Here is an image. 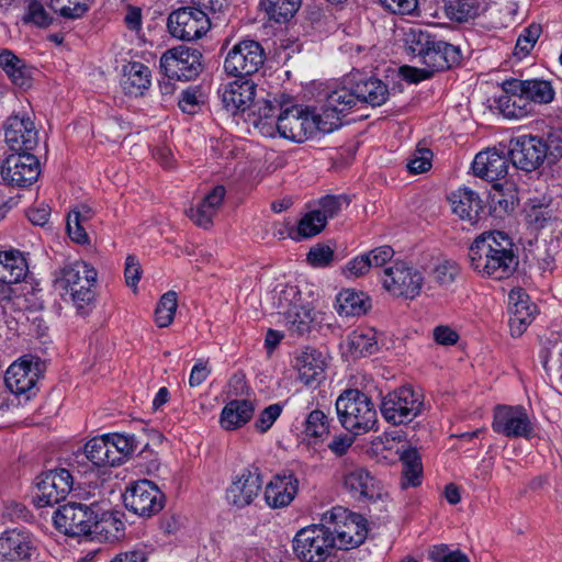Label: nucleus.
Instances as JSON below:
<instances>
[{
    "label": "nucleus",
    "instance_id": "f257e3e1",
    "mask_svg": "<svg viewBox=\"0 0 562 562\" xmlns=\"http://www.w3.org/2000/svg\"><path fill=\"white\" fill-rule=\"evenodd\" d=\"M517 251L518 248L507 233L484 232L470 246V266L481 277L505 280L516 271Z\"/></svg>",
    "mask_w": 562,
    "mask_h": 562
},
{
    "label": "nucleus",
    "instance_id": "f03ea898",
    "mask_svg": "<svg viewBox=\"0 0 562 562\" xmlns=\"http://www.w3.org/2000/svg\"><path fill=\"white\" fill-rule=\"evenodd\" d=\"M407 48L425 65L424 69L402 67V74L409 82H419L430 78L435 71L451 68L460 60L458 46L449 44L437 35L420 27H411L405 34Z\"/></svg>",
    "mask_w": 562,
    "mask_h": 562
},
{
    "label": "nucleus",
    "instance_id": "7ed1b4c3",
    "mask_svg": "<svg viewBox=\"0 0 562 562\" xmlns=\"http://www.w3.org/2000/svg\"><path fill=\"white\" fill-rule=\"evenodd\" d=\"M95 269L86 261H76L60 269L54 285L61 296L69 295L78 313L87 314L94 301Z\"/></svg>",
    "mask_w": 562,
    "mask_h": 562
},
{
    "label": "nucleus",
    "instance_id": "20e7f679",
    "mask_svg": "<svg viewBox=\"0 0 562 562\" xmlns=\"http://www.w3.org/2000/svg\"><path fill=\"white\" fill-rule=\"evenodd\" d=\"M336 411L342 427L355 434L368 432L378 423V413L371 397L357 389L345 390L338 396Z\"/></svg>",
    "mask_w": 562,
    "mask_h": 562
},
{
    "label": "nucleus",
    "instance_id": "39448f33",
    "mask_svg": "<svg viewBox=\"0 0 562 562\" xmlns=\"http://www.w3.org/2000/svg\"><path fill=\"white\" fill-rule=\"evenodd\" d=\"M99 510L97 503L87 505L69 502L55 512L53 519L56 528L65 535L88 536L103 530V528L100 529V526L106 520L100 517Z\"/></svg>",
    "mask_w": 562,
    "mask_h": 562
},
{
    "label": "nucleus",
    "instance_id": "423d86ee",
    "mask_svg": "<svg viewBox=\"0 0 562 562\" xmlns=\"http://www.w3.org/2000/svg\"><path fill=\"white\" fill-rule=\"evenodd\" d=\"M323 122L314 109L297 104L288 106L279 113V136L294 143H303L318 133H330L323 128Z\"/></svg>",
    "mask_w": 562,
    "mask_h": 562
},
{
    "label": "nucleus",
    "instance_id": "0eeeda50",
    "mask_svg": "<svg viewBox=\"0 0 562 562\" xmlns=\"http://www.w3.org/2000/svg\"><path fill=\"white\" fill-rule=\"evenodd\" d=\"M324 520L331 522L334 547L339 550H349L360 546L367 538L366 519L344 507H334L324 514Z\"/></svg>",
    "mask_w": 562,
    "mask_h": 562
},
{
    "label": "nucleus",
    "instance_id": "6e6552de",
    "mask_svg": "<svg viewBox=\"0 0 562 562\" xmlns=\"http://www.w3.org/2000/svg\"><path fill=\"white\" fill-rule=\"evenodd\" d=\"M424 407V396L411 386L387 393L381 403L383 418L392 425H402L417 417Z\"/></svg>",
    "mask_w": 562,
    "mask_h": 562
},
{
    "label": "nucleus",
    "instance_id": "1a4fd4ad",
    "mask_svg": "<svg viewBox=\"0 0 562 562\" xmlns=\"http://www.w3.org/2000/svg\"><path fill=\"white\" fill-rule=\"evenodd\" d=\"M334 547L331 530L324 525H311L300 529L293 539L295 555L305 562H323Z\"/></svg>",
    "mask_w": 562,
    "mask_h": 562
},
{
    "label": "nucleus",
    "instance_id": "9d476101",
    "mask_svg": "<svg viewBox=\"0 0 562 562\" xmlns=\"http://www.w3.org/2000/svg\"><path fill=\"white\" fill-rule=\"evenodd\" d=\"M202 53L196 48L178 46L165 52L160 58L164 74L175 80L195 79L203 69Z\"/></svg>",
    "mask_w": 562,
    "mask_h": 562
},
{
    "label": "nucleus",
    "instance_id": "9b49d317",
    "mask_svg": "<svg viewBox=\"0 0 562 562\" xmlns=\"http://www.w3.org/2000/svg\"><path fill=\"white\" fill-rule=\"evenodd\" d=\"M266 59L262 46L254 40L236 43L224 60L225 72L233 77L245 78L256 74Z\"/></svg>",
    "mask_w": 562,
    "mask_h": 562
},
{
    "label": "nucleus",
    "instance_id": "f8f14e48",
    "mask_svg": "<svg viewBox=\"0 0 562 562\" xmlns=\"http://www.w3.org/2000/svg\"><path fill=\"white\" fill-rule=\"evenodd\" d=\"M382 284L393 296L413 300L420 294L424 276L417 268L396 261L384 269Z\"/></svg>",
    "mask_w": 562,
    "mask_h": 562
},
{
    "label": "nucleus",
    "instance_id": "ddd939ff",
    "mask_svg": "<svg viewBox=\"0 0 562 562\" xmlns=\"http://www.w3.org/2000/svg\"><path fill=\"white\" fill-rule=\"evenodd\" d=\"M3 182L13 188H27L41 175V164L32 151L11 153L1 162Z\"/></svg>",
    "mask_w": 562,
    "mask_h": 562
},
{
    "label": "nucleus",
    "instance_id": "4468645a",
    "mask_svg": "<svg viewBox=\"0 0 562 562\" xmlns=\"http://www.w3.org/2000/svg\"><path fill=\"white\" fill-rule=\"evenodd\" d=\"M169 33L181 41H195L204 36L211 27L207 12L195 7H182L168 18Z\"/></svg>",
    "mask_w": 562,
    "mask_h": 562
},
{
    "label": "nucleus",
    "instance_id": "2eb2a0df",
    "mask_svg": "<svg viewBox=\"0 0 562 562\" xmlns=\"http://www.w3.org/2000/svg\"><path fill=\"white\" fill-rule=\"evenodd\" d=\"M3 131L5 144L12 153L33 151L38 146V130L26 111L8 116Z\"/></svg>",
    "mask_w": 562,
    "mask_h": 562
},
{
    "label": "nucleus",
    "instance_id": "dca6fc26",
    "mask_svg": "<svg viewBox=\"0 0 562 562\" xmlns=\"http://www.w3.org/2000/svg\"><path fill=\"white\" fill-rule=\"evenodd\" d=\"M549 146L542 137L520 135L510 140L509 157L513 166L525 171H533L544 162Z\"/></svg>",
    "mask_w": 562,
    "mask_h": 562
},
{
    "label": "nucleus",
    "instance_id": "f3484780",
    "mask_svg": "<svg viewBox=\"0 0 562 562\" xmlns=\"http://www.w3.org/2000/svg\"><path fill=\"white\" fill-rule=\"evenodd\" d=\"M125 507L142 517L158 514L165 497L162 492L149 480H139L126 488L124 493Z\"/></svg>",
    "mask_w": 562,
    "mask_h": 562
},
{
    "label": "nucleus",
    "instance_id": "a211bd4d",
    "mask_svg": "<svg viewBox=\"0 0 562 562\" xmlns=\"http://www.w3.org/2000/svg\"><path fill=\"white\" fill-rule=\"evenodd\" d=\"M349 83L350 86L344 85L331 90L318 112L324 121L323 128L330 133L340 127L342 115L360 104L351 79Z\"/></svg>",
    "mask_w": 562,
    "mask_h": 562
},
{
    "label": "nucleus",
    "instance_id": "6ab92c4d",
    "mask_svg": "<svg viewBox=\"0 0 562 562\" xmlns=\"http://www.w3.org/2000/svg\"><path fill=\"white\" fill-rule=\"evenodd\" d=\"M262 484V475L257 467L244 468L232 477L225 498L229 505L244 508L259 496Z\"/></svg>",
    "mask_w": 562,
    "mask_h": 562
},
{
    "label": "nucleus",
    "instance_id": "aec40b11",
    "mask_svg": "<svg viewBox=\"0 0 562 562\" xmlns=\"http://www.w3.org/2000/svg\"><path fill=\"white\" fill-rule=\"evenodd\" d=\"M339 479L342 487L356 499L381 497L382 485L366 468L344 462Z\"/></svg>",
    "mask_w": 562,
    "mask_h": 562
},
{
    "label": "nucleus",
    "instance_id": "412c9836",
    "mask_svg": "<svg viewBox=\"0 0 562 562\" xmlns=\"http://www.w3.org/2000/svg\"><path fill=\"white\" fill-rule=\"evenodd\" d=\"M492 428L507 438H529L533 432L531 420L522 406L497 405Z\"/></svg>",
    "mask_w": 562,
    "mask_h": 562
},
{
    "label": "nucleus",
    "instance_id": "4be33fe9",
    "mask_svg": "<svg viewBox=\"0 0 562 562\" xmlns=\"http://www.w3.org/2000/svg\"><path fill=\"white\" fill-rule=\"evenodd\" d=\"M38 376L37 363L23 357L8 368L4 383L11 393L29 400L36 394Z\"/></svg>",
    "mask_w": 562,
    "mask_h": 562
},
{
    "label": "nucleus",
    "instance_id": "5701e85b",
    "mask_svg": "<svg viewBox=\"0 0 562 562\" xmlns=\"http://www.w3.org/2000/svg\"><path fill=\"white\" fill-rule=\"evenodd\" d=\"M72 476L67 469H55L47 472L37 483V505L53 506L65 499L71 491Z\"/></svg>",
    "mask_w": 562,
    "mask_h": 562
},
{
    "label": "nucleus",
    "instance_id": "b1692460",
    "mask_svg": "<svg viewBox=\"0 0 562 562\" xmlns=\"http://www.w3.org/2000/svg\"><path fill=\"white\" fill-rule=\"evenodd\" d=\"M326 367V358L314 348H305L300 351L293 362V368L297 372V380L313 389L325 380Z\"/></svg>",
    "mask_w": 562,
    "mask_h": 562
},
{
    "label": "nucleus",
    "instance_id": "393cba45",
    "mask_svg": "<svg viewBox=\"0 0 562 562\" xmlns=\"http://www.w3.org/2000/svg\"><path fill=\"white\" fill-rule=\"evenodd\" d=\"M508 314L512 336L519 337L533 321L537 306L522 289H513L508 294Z\"/></svg>",
    "mask_w": 562,
    "mask_h": 562
},
{
    "label": "nucleus",
    "instance_id": "a878e982",
    "mask_svg": "<svg viewBox=\"0 0 562 562\" xmlns=\"http://www.w3.org/2000/svg\"><path fill=\"white\" fill-rule=\"evenodd\" d=\"M299 491V480L292 471L274 475L266 485L263 497L270 508L289 506Z\"/></svg>",
    "mask_w": 562,
    "mask_h": 562
},
{
    "label": "nucleus",
    "instance_id": "bb28decb",
    "mask_svg": "<svg viewBox=\"0 0 562 562\" xmlns=\"http://www.w3.org/2000/svg\"><path fill=\"white\" fill-rule=\"evenodd\" d=\"M32 535L23 528H12L0 535V557L10 562L29 560L34 551Z\"/></svg>",
    "mask_w": 562,
    "mask_h": 562
},
{
    "label": "nucleus",
    "instance_id": "cd10ccee",
    "mask_svg": "<svg viewBox=\"0 0 562 562\" xmlns=\"http://www.w3.org/2000/svg\"><path fill=\"white\" fill-rule=\"evenodd\" d=\"M223 106L231 113L245 111L254 102L256 85L250 79H239L223 85L218 89Z\"/></svg>",
    "mask_w": 562,
    "mask_h": 562
},
{
    "label": "nucleus",
    "instance_id": "c85d7f7f",
    "mask_svg": "<svg viewBox=\"0 0 562 562\" xmlns=\"http://www.w3.org/2000/svg\"><path fill=\"white\" fill-rule=\"evenodd\" d=\"M508 168V158L495 148L480 151L472 162L473 173L491 182L505 178Z\"/></svg>",
    "mask_w": 562,
    "mask_h": 562
},
{
    "label": "nucleus",
    "instance_id": "c756f323",
    "mask_svg": "<svg viewBox=\"0 0 562 562\" xmlns=\"http://www.w3.org/2000/svg\"><path fill=\"white\" fill-rule=\"evenodd\" d=\"M449 201L452 212L462 221L475 224L484 210L483 201L477 192L468 187L453 191Z\"/></svg>",
    "mask_w": 562,
    "mask_h": 562
},
{
    "label": "nucleus",
    "instance_id": "7c9ffc66",
    "mask_svg": "<svg viewBox=\"0 0 562 562\" xmlns=\"http://www.w3.org/2000/svg\"><path fill=\"white\" fill-rule=\"evenodd\" d=\"M504 91H519L529 103L547 104L554 99V89L550 81L542 79H512L504 82Z\"/></svg>",
    "mask_w": 562,
    "mask_h": 562
},
{
    "label": "nucleus",
    "instance_id": "2f4dec72",
    "mask_svg": "<svg viewBox=\"0 0 562 562\" xmlns=\"http://www.w3.org/2000/svg\"><path fill=\"white\" fill-rule=\"evenodd\" d=\"M150 69L139 63L132 61L123 67L121 86L126 94L138 97L150 86Z\"/></svg>",
    "mask_w": 562,
    "mask_h": 562
},
{
    "label": "nucleus",
    "instance_id": "473e14b6",
    "mask_svg": "<svg viewBox=\"0 0 562 562\" xmlns=\"http://www.w3.org/2000/svg\"><path fill=\"white\" fill-rule=\"evenodd\" d=\"M255 406L248 400H233L228 402L221 413V426L225 430H235L246 425L252 417Z\"/></svg>",
    "mask_w": 562,
    "mask_h": 562
},
{
    "label": "nucleus",
    "instance_id": "72a5a7b5",
    "mask_svg": "<svg viewBox=\"0 0 562 562\" xmlns=\"http://www.w3.org/2000/svg\"><path fill=\"white\" fill-rule=\"evenodd\" d=\"M352 83L357 98L360 99V104L380 106L384 104L389 98L387 86L378 78L352 80Z\"/></svg>",
    "mask_w": 562,
    "mask_h": 562
},
{
    "label": "nucleus",
    "instance_id": "f704fd0d",
    "mask_svg": "<svg viewBox=\"0 0 562 562\" xmlns=\"http://www.w3.org/2000/svg\"><path fill=\"white\" fill-rule=\"evenodd\" d=\"M27 263L19 251L0 252V282L15 284L24 280Z\"/></svg>",
    "mask_w": 562,
    "mask_h": 562
},
{
    "label": "nucleus",
    "instance_id": "c9c22d12",
    "mask_svg": "<svg viewBox=\"0 0 562 562\" xmlns=\"http://www.w3.org/2000/svg\"><path fill=\"white\" fill-rule=\"evenodd\" d=\"M271 300L274 308L283 316L304 302L301 291L295 284H278L272 291Z\"/></svg>",
    "mask_w": 562,
    "mask_h": 562
},
{
    "label": "nucleus",
    "instance_id": "e433bc0d",
    "mask_svg": "<svg viewBox=\"0 0 562 562\" xmlns=\"http://www.w3.org/2000/svg\"><path fill=\"white\" fill-rule=\"evenodd\" d=\"M86 457L97 467H114L113 450L109 435L95 437L85 445Z\"/></svg>",
    "mask_w": 562,
    "mask_h": 562
},
{
    "label": "nucleus",
    "instance_id": "4c0bfd02",
    "mask_svg": "<svg viewBox=\"0 0 562 562\" xmlns=\"http://www.w3.org/2000/svg\"><path fill=\"white\" fill-rule=\"evenodd\" d=\"M302 0H260V9L269 20L285 23L291 20L300 9Z\"/></svg>",
    "mask_w": 562,
    "mask_h": 562
},
{
    "label": "nucleus",
    "instance_id": "58836bf2",
    "mask_svg": "<svg viewBox=\"0 0 562 562\" xmlns=\"http://www.w3.org/2000/svg\"><path fill=\"white\" fill-rule=\"evenodd\" d=\"M289 329L303 336L311 331L315 323V312L308 302H303L284 316Z\"/></svg>",
    "mask_w": 562,
    "mask_h": 562
},
{
    "label": "nucleus",
    "instance_id": "ea45409f",
    "mask_svg": "<svg viewBox=\"0 0 562 562\" xmlns=\"http://www.w3.org/2000/svg\"><path fill=\"white\" fill-rule=\"evenodd\" d=\"M540 359L544 370L562 383V340L548 339L540 351Z\"/></svg>",
    "mask_w": 562,
    "mask_h": 562
},
{
    "label": "nucleus",
    "instance_id": "a19ab883",
    "mask_svg": "<svg viewBox=\"0 0 562 562\" xmlns=\"http://www.w3.org/2000/svg\"><path fill=\"white\" fill-rule=\"evenodd\" d=\"M499 109L505 117L521 119L530 112V103L519 91H505L499 98Z\"/></svg>",
    "mask_w": 562,
    "mask_h": 562
},
{
    "label": "nucleus",
    "instance_id": "79ce46f5",
    "mask_svg": "<svg viewBox=\"0 0 562 562\" xmlns=\"http://www.w3.org/2000/svg\"><path fill=\"white\" fill-rule=\"evenodd\" d=\"M347 345L355 357L372 355L378 349L375 333L372 329L353 330L347 337Z\"/></svg>",
    "mask_w": 562,
    "mask_h": 562
},
{
    "label": "nucleus",
    "instance_id": "37998d69",
    "mask_svg": "<svg viewBox=\"0 0 562 562\" xmlns=\"http://www.w3.org/2000/svg\"><path fill=\"white\" fill-rule=\"evenodd\" d=\"M367 299L363 293L353 290H344L337 295V311L340 315L355 316L366 313Z\"/></svg>",
    "mask_w": 562,
    "mask_h": 562
},
{
    "label": "nucleus",
    "instance_id": "c03bdc74",
    "mask_svg": "<svg viewBox=\"0 0 562 562\" xmlns=\"http://www.w3.org/2000/svg\"><path fill=\"white\" fill-rule=\"evenodd\" d=\"M178 296L175 291L166 292L159 300L155 311V322L159 327H168L175 318Z\"/></svg>",
    "mask_w": 562,
    "mask_h": 562
},
{
    "label": "nucleus",
    "instance_id": "a18cd8bd",
    "mask_svg": "<svg viewBox=\"0 0 562 562\" xmlns=\"http://www.w3.org/2000/svg\"><path fill=\"white\" fill-rule=\"evenodd\" d=\"M22 21L25 24H32L37 27L46 29L53 23L54 16L49 11L45 9L41 1L31 0L27 3Z\"/></svg>",
    "mask_w": 562,
    "mask_h": 562
},
{
    "label": "nucleus",
    "instance_id": "49530a36",
    "mask_svg": "<svg viewBox=\"0 0 562 562\" xmlns=\"http://www.w3.org/2000/svg\"><path fill=\"white\" fill-rule=\"evenodd\" d=\"M541 34V25L540 24H530L528 27H525L521 34L518 36L514 55L519 59L526 57L530 50L533 48L536 42L538 41Z\"/></svg>",
    "mask_w": 562,
    "mask_h": 562
},
{
    "label": "nucleus",
    "instance_id": "de8ad7c7",
    "mask_svg": "<svg viewBox=\"0 0 562 562\" xmlns=\"http://www.w3.org/2000/svg\"><path fill=\"white\" fill-rule=\"evenodd\" d=\"M113 450L115 464H121L135 450L134 436L108 434Z\"/></svg>",
    "mask_w": 562,
    "mask_h": 562
},
{
    "label": "nucleus",
    "instance_id": "09e8293b",
    "mask_svg": "<svg viewBox=\"0 0 562 562\" xmlns=\"http://www.w3.org/2000/svg\"><path fill=\"white\" fill-rule=\"evenodd\" d=\"M517 204V199L513 193H505L495 187V192L491 194L490 209L495 217H504L512 213Z\"/></svg>",
    "mask_w": 562,
    "mask_h": 562
},
{
    "label": "nucleus",
    "instance_id": "8fccbe9b",
    "mask_svg": "<svg viewBox=\"0 0 562 562\" xmlns=\"http://www.w3.org/2000/svg\"><path fill=\"white\" fill-rule=\"evenodd\" d=\"M326 225L325 217L316 210L305 214L297 224V235L302 238H310L323 231Z\"/></svg>",
    "mask_w": 562,
    "mask_h": 562
},
{
    "label": "nucleus",
    "instance_id": "3c124183",
    "mask_svg": "<svg viewBox=\"0 0 562 562\" xmlns=\"http://www.w3.org/2000/svg\"><path fill=\"white\" fill-rule=\"evenodd\" d=\"M350 200L345 194L326 195L319 200V207L316 210L321 212L322 217L328 218L337 216L344 209L348 207Z\"/></svg>",
    "mask_w": 562,
    "mask_h": 562
},
{
    "label": "nucleus",
    "instance_id": "603ef678",
    "mask_svg": "<svg viewBox=\"0 0 562 562\" xmlns=\"http://www.w3.org/2000/svg\"><path fill=\"white\" fill-rule=\"evenodd\" d=\"M327 416L319 409L312 411L304 423V432L308 437L321 438L328 434Z\"/></svg>",
    "mask_w": 562,
    "mask_h": 562
},
{
    "label": "nucleus",
    "instance_id": "864d4df0",
    "mask_svg": "<svg viewBox=\"0 0 562 562\" xmlns=\"http://www.w3.org/2000/svg\"><path fill=\"white\" fill-rule=\"evenodd\" d=\"M205 102V94L200 87H190L181 92L179 108L188 114L195 113Z\"/></svg>",
    "mask_w": 562,
    "mask_h": 562
},
{
    "label": "nucleus",
    "instance_id": "5fc2aeb1",
    "mask_svg": "<svg viewBox=\"0 0 562 562\" xmlns=\"http://www.w3.org/2000/svg\"><path fill=\"white\" fill-rule=\"evenodd\" d=\"M432 151L428 148H417L407 161V169L413 175L423 173L431 168Z\"/></svg>",
    "mask_w": 562,
    "mask_h": 562
},
{
    "label": "nucleus",
    "instance_id": "6e6d98bb",
    "mask_svg": "<svg viewBox=\"0 0 562 562\" xmlns=\"http://www.w3.org/2000/svg\"><path fill=\"white\" fill-rule=\"evenodd\" d=\"M283 406L280 403H274L262 409L256 419L254 426L260 434L267 432L276 420L280 417Z\"/></svg>",
    "mask_w": 562,
    "mask_h": 562
},
{
    "label": "nucleus",
    "instance_id": "4d7b16f0",
    "mask_svg": "<svg viewBox=\"0 0 562 562\" xmlns=\"http://www.w3.org/2000/svg\"><path fill=\"white\" fill-rule=\"evenodd\" d=\"M334 260V250L329 246L316 245L307 252V261L315 268L326 267Z\"/></svg>",
    "mask_w": 562,
    "mask_h": 562
},
{
    "label": "nucleus",
    "instance_id": "13d9d810",
    "mask_svg": "<svg viewBox=\"0 0 562 562\" xmlns=\"http://www.w3.org/2000/svg\"><path fill=\"white\" fill-rule=\"evenodd\" d=\"M552 212L548 206L543 205H531L526 211V221L529 226L535 229H540L546 226L548 221L551 218Z\"/></svg>",
    "mask_w": 562,
    "mask_h": 562
},
{
    "label": "nucleus",
    "instance_id": "bf43d9fd",
    "mask_svg": "<svg viewBox=\"0 0 562 562\" xmlns=\"http://www.w3.org/2000/svg\"><path fill=\"white\" fill-rule=\"evenodd\" d=\"M459 273V266L453 260H443L434 270L435 279L443 285L452 283Z\"/></svg>",
    "mask_w": 562,
    "mask_h": 562
},
{
    "label": "nucleus",
    "instance_id": "052dcab7",
    "mask_svg": "<svg viewBox=\"0 0 562 562\" xmlns=\"http://www.w3.org/2000/svg\"><path fill=\"white\" fill-rule=\"evenodd\" d=\"M429 555L434 562H470L467 554L460 550L449 551L447 546H435Z\"/></svg>",
    "mask_w": 562,
    "mask_h": 562
},
{
    "label": "nucleus",
    "instance_id": "680f3d73",
    "mask_svg": "<svg viewBox=\"0 0 562 562\" xmlns=\"http://www.w3.org/2000/svg\"><path fill=\"white\" fill-rule=\"evenodd\" d=\"M383 8L394 14L411 15L417 11V0H378Z\"/></svg>",
    "mask_w": 562,
    "mask_h": 562
},
{
    "label": "nucleus",
    "instance_id": "e2e57ef3",
    "mask_svg": "<svg viewBox=\"0 0 562 562\" xmlns=\"http://www.w3.org/2000/svg\"><path fill=\"white\" fill-rule=\"evenodd\" d=\"M25 65L26 63L14 55L11 50H0V67L4 70L10 80L15 77L14 74L20 69V66L23 68Z\"/></svg>",
    "mask_w": 562,
    "mask_h": 562
},
{
    "label": "nucleus",
    "instance_id": "0e129e2a",
    "mask_svg": "<svg viewBox=\"0 0 562 562\" xmlns=\"http://www.w3.org/2000/svg\"><path fill=\"white\" fill-rule=\"evenodd\" d=\"M371 266L367 254L357 256L349 260L345 267L344 273L348 278H358L369 272Z\"/></svg>",
    "mask_w": 562,
    "mask_h": 562
},
{
    "label": "nucleus",
    "instance_id": "69168bd1",
    "mask_svg": "<svg viewBox=\"0 0 562 562\" xmlns=\"http://www.w3.org/2000/svg\"><path fill=\"white\" fill-rule=\"evenodd\" d=\"M216 215V212L209 209L203 201L196 206L191 207L189 211L190 218L201 227H209L212 224L213 217Z\"/></svg>",
    "mask_w": 562,
    "mask_h": 562
},
{
    "label": "nucleus",
    "instance_id": "338daca9",
    "mask_svg": "<svg viewBox=\"0 0 562 562\" xmlns=\"http://www.w3.org/2000/svg\"><path fill=\"white\" fill-rule=\"evenodd\" d=\"M255 108L251 119L278 117V114L284 110L277 100L259 101Z\"/></svg>",
    "mask_w": 562,
    "mask_h": 562
},
{
    "label": "nucleus",
    "instance_id": "774afa93",
    "mask_svg": "<svg viewBox=\"0 0 562 562\" xmlns=\"http://www.w3.org/2000/svg\"><path fill=\"white\" fill-rule=\"evenodd\" d=\"M254 127L265 137L279 135V116L265 119H250Z\"/></svg>",
    "mask_w": 562,
    "mask_h": 562
}]
</instances>
